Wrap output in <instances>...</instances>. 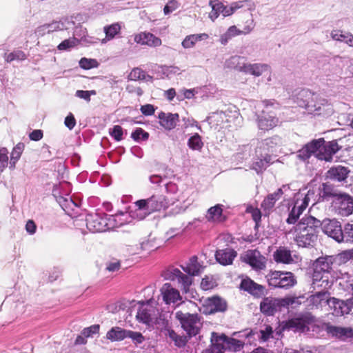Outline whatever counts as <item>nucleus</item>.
<instances>
[{"mask_svg":"<svg viewBox=\"0 0 353 353\" xmlns=\"http://www.w3.org/2000/svg\"><path fill=\"white\" fill-rule=\"evenodd\" d=\"M64 123L67 128L70 130L74 128L76 125V120L74 115L72 113H70L65 119Z\"/></svg>","mask_w":353,"mask_h":353,"instance_id":"774afa93","label":"nucleus"},{"mask_svg":"<svg viewBox=\"0 0 353 353\" xmlns=\"http://www.w3.org/2000/svg\"><path fill=\"white\" fill-rule=\"evenodd\" d=\"M314 321V318L310 314L301 315V316L289 319L283 322V330H294L303 332L307 325Z\"/></svg>","mask_w":353,"mask_h":353,"instance_id":"dca6fc26","label":"nucleus"},{"mask_svg":"<svg viewBox=\"0 0 353 353\" xmlns=\"http://www.w3.org/2000/svg\"><path fill=\"white\" fill-rule=\"evenodd\" d=\"M314 289H321V290L308 297V306L311 310H322L323 307L328 305L330 298V294L328 292L329 289H325L324 288H316Z\"/></svg>","mask_w":353,"mask_h":353,"instance_id":"f8f14e48","label":"nucleus"},{"mask_svg":"<svg viewBox=\"0 0 353 353\" xmlns=\"http://www.w3.org/2000/svg\"><path fill=\"white\" fill-rule=\"evenodd\" d=\"M188 147L193 150H201L203 146L201 137L198 133L190 137L188 141Z\"/></svg>","mask_w":353,"mask_h":353,"instance_id":"ea45409f","label":"nucleus"},{"mask_svg":"<svg viewBox=\"0 0 353 353\" xmlns=\"http://www.w3.org/2000/svg\"><path fill=\"white\" fill-rule=\"evenodd\" d=\"M336 263L334 256L319 257L313 263L312 285L313 288L330 289L339 275L334 270Z\"/></svg>","mask_w":353,"mask_h":353,"instance_id":"f03ea898","label":"nucleus"},{"mask_svg":"<svg viewBox=\"0 0 353 353\" xmlns=\"http://www.w3.org/2000/svg\"><path fill=\"white\" fill-rule=\"evenodd\" d=\"M160 292L163 301L167 305L175 304L182 299L179 291L169 283L163 284Z\"/></svg>","mask_w":353,"mask_h":353,"instance_id":"a211bd4d","label":"nucleus"},{"mask_svg":"<svg viewBox=\"0 0 353 353\" xmlns=\"http://www.w3.org/2000/svg\"><path fill=\"white\" fill-rule=\"evenodd\" d=\"M341 147L336 141L326 142L323 139H315L306 144L299 151V157L303 160L309 159L312 154L319 160L331 161L332 156Z\"/></svg>","mask_w":353,"mask_h":353,"instance_id":"7ed1b4c3","label":"nucleus"},{"mask_svg":"<svg viewBox=\"0 0 353 353\" xmlns=\"http://www.w3.org/2000/svg\"><path fill=\"white\" fill-rule=\"evenodd\" d=\"M123 128L121 126L116 125L110 132V134L117 141H120L123 139Z\"/></svg>","mask_w":353,"mask_h":353,"instance_id":"13d9d810","label":"nucleus"},{"mask_svg":"<svg viewBox=\"0 0 353 353\" xmlns=\"http://www.w3.org/2000/svg\"><path fill=\"white\" fill-rule=\"evenodd\" d=\"M247 211L252 214L253 220L258 223L261 219V212L258 208H248Z\"/></svg>","mask_w":353,"mask_h":353,"instance_id":"338daca9","label":"nucleus"},{"mask_svg":"<svg viewBox=\"0 0 353 353\" xmlns=\"http://www.w3.org/2000/svg\"><path fill=\"white\" fill-rule=\"evenodd\" d=\"M309 201L310 197L308 194L304 196L301 195V197H297L286 219V223L288 224H294L299 219L301 214H302L303 211L308 206Z\"/></svg>","mask_w":353,"mask_h":353,"instance_id":"9b49d317","label":"nucleus"},{"mask_svg":"<svg viewBox=\"0 0 353 353\" xmlns=\"http://www.w3.org/2000/svg\"><path fill=\"white\" fill-rule=\"evenodd\" d=\"M322 230L325 234L330 236L336 241L341 243L343 241V228L341 223L336 219H327L321 223Z\"/></svg>","mask_w":353,"mask_h":353,"instance_id":"ddd939ff","label":"nucleus"},{"mask_svg":"<svg viewBox=\"0 0 353 353\" xmlns=\"http://www.w3.org/2000/svg\"><path fill=\"white\" fill-rule=\"evenodd\" d=\"M148 214L160 211L167 205L165 198L163 195H152L148 198Z\"/></svg>","mask_w":353,"mask_h":353,"instance_id":"bb28decb","label":"nucleus"},{"mask_svg":"<svg viewBox=\"0 0 353 353\" xmlns=\"http://www.w3.org/2000/svg\"><path fill=\"white\" fill-rule=\"evenodd\" d=\"M263 103L265 109L257 116L256 123L260 130L268 132L278 125L279 119L274 111L268 110L269 106L274 107L275 103L270 100H264Z\"/></svg>","mask_w":353,"mask_h":353,"instance_id":"39448f33","label":"nucleus"},{"mask_svg":"<svg viewBox=\"0 0 353 353\" xmlns=\"http://www.w3.org/2000/svg\"><path fill=\"white\" fill-rule=\"evenodd\" d=\"M307 108L314 115L327 117L334 113L333 106L326 99L316 98V100L307 104Z\"/></svg>","mask_w":353,"mask_h":353,"instance_id":"9d476101","label":"nucleus"},{"mask_svg":"<svg viewBox=\"0 0 353 353\" xmlns=\"http://www.w3.org/2000/svg\"><path fill=\"white\" fill-rule=\"evenodd\" d=\"M153 313V309L148 308V307H141L139 308L137 314V319L140 322L145 324H150V323L152 321Z\"/></svg>","mask_w":353,"mask_h":353,"instance_id":"f704fd0d","label":"nucleus"},{"mask_svg":"<svg viewBox=\"0 0 353 353\" xmlns=\"http://www.w3.org/2000/svg\"><path fill=\"white\" fill-rule=\"evenodd\" d=\"M325 330L329 335L341 341L353 337V329L351 327L335 326L328 323Z\"/></svg>","mask_w":353,"mask_h":353,"instance_id":"6ab92c4d","label":"nucleus"},{"mask_svg":"<svg viewBox=\"0 0 353 353\" xmlns=\"http://www.w3.org/2000/svg\"><path fill=\"white\" fill-rule=\"evenodd\" d=\"M103 30L105 34V38L103 41H110L121 32V26L118 23H112L105 26Z\"/></svg>","mask_w":353,"mask_h":353,"instance_id":"4c0bfd02","label":"nucleus"},{"mask_svg":"<svg viewBox=\"0 0 353 353\" xmlns=\"http://www.w3.org/2000/svg\"><path fill=\"white\" fill-rule=\"evenodd\" d=\"M240 288L256 297L262 296L265 292V288L263 285L257 284L250 278L241 281Z\"/></svg>","mask_w":353,"mask_h":353,"instance_id":"412c9836","label":"nucleus"},{"mask_svg":"<svg viewBox=\"0 0 353 353\" xmlns=\"http://www.w3.org/2000/svg\"><path fill=\"white\" fill-rule=\"evenodd\" d=\"M79 65L81 68L89 70L98 66V62L95 59L81 58L79 61Z\"/></svg>","mask_w":353,"mask_h":353,"instance_id":"603ef678","label":"nucleus"},{"mask_svg":"<svg viewBox=\"0 0 353 353\" xmlns=\"http://www.w3.org/2000/svg\"><path fill=\"white\" fill-rule=\"evenodd\" d=\"M127 338H130L136 344H140L145 340L144 336L141 332H134L132 330L127 331Z\"/></svg>","mask_w":353,"mask_h":353,"instance_id":"6e6d98bb","label":"nucleus"},{"mask_svg":"<svg viewBox=\"0 0 353 353\" xmlns=\"http://www.w3.org/2000/svg\"><path fill=\"white\" fill-rule=\"evenodd\" d=\"M280 306L279 299L273 297H265L263 299L260 304V309L263 314L271 316L277 310Z\"/></svg>","mask_w":353,"mask_h":353,"instance_id":"393cba45","label":"nucleus"},{"mask_svg":"<svg viewBox=\"0 0 353 353\" xmlns=\"http://www.w3.org/2000/svg\"><path fill=\"white\" fill-rule=\"evenodd\" d=\"M169 337L174 342V345L179 347H184L187 342V338L184 336L177 334L173 330H168Z\"/></svg>","mask_w":353,"mask_h":353,"instance_id":"a19ab883","label":"nucleus"},{"mask_svg":"<svg viewBox=\"0 0 353 353\" xmlns=\"http://www.w3.org/2000/svg\"><path fill=\"white\" fill-rule=\"evenodd\" d=\"M26 59V55L21 50H17L5 54V59L8 63L12 62L14 60H25Z\"/></svg>","mask_w":353,"mask_h":353,"instance_id":"8fccbe9b","label":"nucleus"},{"mask_svg":"<svg viewBox=\"0 0 353 353\" xmlns=\"http://www.w3.org/2000/svg\"><path fill=\"white\" fill-rule=\"evenodd\" d=\"M99 325H92L88 327H85L82 330V334L86 338L92 336L93 334H97L99 332Z\"/></svg>","mask_w":353,"mask_h":353,"instance_id":"680f3d73","label":"nucleus"},{"mask_svg":"<svg viewBox=\"0 0 353 353\" xmlns=\"http://www.w3.org/2000/svg\"><path fill=\"white\" fill-rule=\"evenodd\" d=\"M350 172L347 167L337 165L331 167L326 172V177L330 180L343 182L345 181Z\"/></svg>","mask_w":353,"mask_h":353,"instance_id":"aec40b11","label":"nucleus"},{"mask_svg":"<svg viewBox=\"0 0 353 353\" xmlns=\"http://www.w3.org/2000/svg\"><path fill=\"white\" fill-rule=\"evenodd\" d=\"M208 38V34L205 33L190 34L187 36L182 41V46L185 48H192L198 41L206 39Z\"/></svg>","mask_w":353,"mask_h":353,"instance_id":"c9c22d12","label":"nucleus"},{"mask_svg":"<svg viewBox=\"0 0 353 353\" xmlns=\"http://www.w3.org/2000/svg\"><path fill=\"white\" fill-rule=\"evenodd\" d=\"M343 241L345 243H353V223H347L343 228Z\"/></svg>","mask_w":353,"mask_h":353,"instance_id":"c03bdc74","label":"nucleus"},{"mask_svg":"<svg viewBox=\"0 0 353 353\" xmlns=\"http://www.w3.org/2000/svg\"><path fill=\"white\" fill-rule=\"evenodd\" d=\"M241 261L254 270H262L266 268L267 259L257 250H248L241 256Z\"/></svg>","mask_w":353,"mask_h":353,"instance_id":"1a4fd4ad","label":"nucleus"},{"mask_svg":"<svg viewBox=\"0 0 353 353\" xmlns=\"http://www.w3.org/2000/svg\"><path fill=\"white\" fill-rule=\"evenodd\" d=\"M121 268V262L119 260L116 259H113L112 261H108L106 263L105 269L109 272H116L118 271Z\"/></svg>","mask_w":353,"mask_h":353,"instance_id":"e2e57ef3","label":"nucleus"},{"mask_svg":"<svg viewBox=\"0 0 353 353\" xmlns=\"http://www.w3.org/2000/svg\"><path fill=\"white\" fill-rule=\"evenodd\" d=\"M335 212L342 216H348L353 213V197L346 192H341L331 201Z\"/></svg>","mask_w":353,"mask_h":353,"instance_id":"0eeeda50","label":"nucleus"},{"mask_svg":"<svg viewBox=\"0 0 353 353\" xmlns=\"http://www.w3.org/2000/svg\"><path fill=\"white\" fill-rule=\"evenodd\" d=\"M158 247L159 245L154 238H152L151 236H149L141 243V250L147 252L155 250Z\"/></svg>","mask_w":353,"mask_h":353,"instance_id":"a18cd8bd","label":"nucleus"},{"mask_svg":"<svg viewBox=\"0 0 353 353\" xmlns=\"http://www.w3.org/2000/svg\"><path fill=\"white\" fill-rule=\"evenodd\" d=\"M336 261L339 263H345L351 259H353V248L346 250L335 256Z\"/></svg>","mask_w":353,"mask_h":353,"instance_id":"09e8293b","label":"nucleus"},{"mask_svg":"<svg viewBox=\"0 0 353 353\" xmlns=\"http://www.w3.org/2000/svg\"><path fill=\"white\" fill-rule=\"evenodd\" d=\"M286 188L287 186L283 185L281 188L277 189L276 192L269 194L265 197L261 204V207L264 212L269 213L270 210H272L276 202L283 195L284 192L283 189Z\"/></svg>","mask_w":353,"mask_h":353,"instance_id":"4be33fe9","label":"nucleus"},{"mask_svg":"<svg viewBox=\"0 0 353 353\" xmlns=\"http://www.w3.org/2000/svg\"><path fill=\"white\" fill-rule=\"evenodd\" d=\"M178 283L181 285V288L183 292L187 293L190 290V287L192 285V279L190 276L183 274L181 271L180 275H178L176 280Z\"/></svg>","mask_w":353,"mask_h":353,"instance_id":"58836bf2","label":"nucleus"},{"mask_svg":"<svg viewBox=\"0 0 353 353\" xmlns=\"http://www.w3.org/2000/svg\"><path fill=\"white\" fill-rule=\"evenodd\" d=\"M251 25H252V21H251L250 25L245 26L243 30H240L235 26H232L227 30L228 35L233 37L236 35L247 34L250 33L253 29V26Z\"/></svg>","mask_w":353,"mask_h":353,"instance_id":"79ce46f5","label":"nucleus"},{"mask_svg":"<svg viewBox=\"0 0 353 353\" xmlns=\"http://www.w3.org/2000/svg\"><path fill=\"white\" fill-rule=\"evenodd\" d=\"M158 117L160 120L161 125L168 130L174 129L179 120V116L176 113L166 114L165 112H161L159 114Z\"/></svg>","mask_w":353,"mask_h":353,"instance_id":"a878e982","label":"nucleus"},{"mask_svg":"<svg viewBox=\"0 0 353 353\" xmlns=\"http://www.w3.org/2000/svg\"><path fill=\"white\" fill-rule=\"evenodd\" d=\"M332 310L333 315L339 316L347 314L350 312L353 306V299H350L345 301L330 297L327 305Z\"/></svg>","mask_w":353,"mask_h":353,"instance_id":"2eb2a0df","label":"nucleus"},{"mask_svg":"<svg viewBox=\"0 0 353 353\" xmlns=\"http://www.w3.org/2000/svg\"><path fill=\"white\" fill-rule=\"evenodd\" d=\"M181 304L183 310L177 311L175 316L189 337L194 336L199 334L202 325L201 316L198 314H190L186 312L185 308L195 307L196 304L192 301H189L187 303L182 302Z\"/></svg>","mask_w":353,"mask_h":353,"instance_id":"20e7f679","label":"nucleus"},{"mask_svg":"<svg viewBox=\"0 0 353 353\" xmlns=\"http://www.w3.org/2000/svg\"><path fill=\"white\" fill-rule=\"evenodd\" d=\"M128 79L130 81L143 80L145 79V72L141 68H135L130 72Z\"/></svg>","mask_w":353,"mask_h":353,"instance_id":"3c124183","label":"nucleus"},{"mask_svg":"<svg viewBox=\"0 0 353 353\" xmlns=\"http://www.w3.org/2000/svg\"><path fill=\"white\" fill-rule=\"evenodd\" d=\"M236 256L237 252L232 248L219 250L215 254L216 261L223 265H231Z\"/></svg>","mask_w":353,"mask_h":353,"instance_id":"b1692460","label":"nucleus"},{"mask_svg":"<svg viewBox=\"0 0 353 353\" xmlns=\"http://www.w3.org/2000/svg\"><path fill=\"white\" fill-rule=\"evenodd\" d=\"M203 313L206 314L223 312L227 310L228 304L225 300L218 296L208 298L203 304Z\"/></svg>","mask_w":353,"mask_h":353,"instance_id":"4468645a","label":"nucleus"},{"mask_svg":"<svg viewBox=\"0 0 353 353\" xmlns=\"http://www.w3.org/2000/svg\"><path fill=\"white\" fill-rule=\"evenodd\" d=\"M243 59L244 57H241L240 56H234L229 60V63L233 65L235 69L255 77H259L262 75L263 72L269 70V66L267 64L243 63L242 65H239L240 59Z\"/></svg>","mask_w":353,"mask_h":353,"instance_id":"6e6552de","label":"nucleus"},{"mask_svg":"<svg viewBox=\"0 0 353 353\" xmlns=\"http://www.w3.org/2000/svg\"><path fill=\"white\" fill-rule=\"evenodd\" d=\"M273 257L278 263L290 264L294 261L291 251L285 247L279 248L274 252Z\"/></svg>","mask_w":353,"mask_h":353,"instance_id":"c756f323","label":"nucleus"},{"mask_svg":"<svg viewBox=\"0 0 353 353\" xmlns=\"http://www.w3.org/2000/svg\"><path fill=\"white\" fill-rule=\"evenodd\" d=\"M85 221L87 228L92 232H101L106 230V219L99 214H88Z\"/></svg>","mask_w":353,"mask_h":353,"instance_id":"f3484780","label":"nucleus"},{"mask_svg":"<svg viewBox=\"0 0 353 353\" xmlns=\"http://www.w3.org/2000/svg\"><path fill=\"white\" fill-rule=\"evenodd\" d=\"M8 151L6 148L0 149V171L2 172L8 163Z\"/></svg>","mask_w":353,"mask_h":353,"instance_id":"4d7b16f0","label":"nucleus"},{"mask_svg":"<svg viewBox=\"0 0 353 353\" xmlns=\"http://www.w3.org/2000/svg\"><path fill=\"white\" fill-rule=\"evenodd\" d=\"M60 23L59 22H53L52 23H46L39 28V30H48V32H52L61 30Z\"/></svg>","mask_w":353,"mask_h":353,"instance_id":"0e129e2a","label":"nucleus"},{"mask_svg":"<svg viewBox=\"0 0 353 353\" xmlns=\"http://www.w3.org/2000/svg\"><path fill=\"white\" fill-rule=\"evenodd\" d=\"M342 192L339 191L333 184L323 183L320 188V196L324 200L335 199Z\"/></svg>","mask_w":353,"mask_h":353,"instance_id":"c85d7f7f","label":"nucleus"},{"mask_svg":"<svg viewBox=\"0 0 353 353\" xmlns=\"http://www.w3.org/2000/svg\"><path fill=\"white\" fill-rule=\"evenodd\" d=\"M216 285L215 281L208 276H205L202 279L201 287L203 290H209L214 288Z\"/></svg>","mask_w":353,"mask_h":353,"instance_id":"052dcab7","label":"nucleus"},{"mask_svg":"<svg viewBox=\"0 0 353 353\" xmlns=\"http://www.w3.org/2000/svg\"><path fill=\"white\" fill-rule=\"evenodd\" d=\"M132 139L135 141H146L149 138V133L141 128H137L131 134Z\"/></svg>","mask_w":353,"mask_h":353,"instance_id":"de8ad7c7","label":"nucleus"},{"mask_svg":"<svg viewBox=\"0 0 353 353\" xmlns=\"http://www.w3.org/2000/svg\"><path fill=\"white\" fill-rule=\"evenodd\" d=\"M134 41L141 45L157 47L161 45V39L150 32H141L134 37Z\"/></svg>","mask_w":353,"mask_h":353,"instance_id":"5701e85b","label":"nucleus"},{"mask_svg":"<svg viewBox=\"0 0 353 353\" xmlns=\"http://www.w3.org/2000/svg\"><path fill=\"white\" fill-rule=\"evenodd\" d=\"M140 110L143 115L151 116L154 113L155 108L152 104H145L141 105Z\"/></svg>","mask_w":353,"mask_h":353,"instance_id":"69168bd1","label":"nucleus"},{"mask_svg":"<svg viewBox=\"0 0 353 353\" xmlns=\"http://www.w3.org/2000/svg\"><path fill=\"white\" fill-rule=\"evenodd\" d=\"M180 272L181 270L179 269L171 266L163 272V276L166 280L175 281L178 277V275H180Z\"/></svg>","mask_w":353,"mask_h":353,"instance_id":"49530a36","label":"nucleus"},{"mask_svg":"<svg viewBox=\"0 0 353 353\" xmlns=\"http://www.w3.org/2000/svg\"><path fill=\"white\" fill-rule=\"evenodd\" d=\"M25 145L23 143H19L13 148L11 152L10 168L13 169L15 168L16 163L20 159L21 154L24 150Z\"/></svg>","mask_w":353,"mask_h":353,"instance_id":"e433bc0d","label":"nucleus"},{"mask_svg":"<svg viewBox=\"0 0 353 353\" xmlns=\"http://www.w3.org/2000/svg\"><path fill=\"white\" fill-rule=\"evenodd\" d=\"M78 43V39L75 37H72L68 39H65L58 46V49L59 50H66L71 48L74 47Z\"/></svg>","mask_w":353,"mask_h":353,"instance_id":"864d4df0","label":"nucleus"},{"mask_svg":"<svg viewBox=\"0 0 353 353\" xmlns=\"http://www.w3.org/2000/svg\"><path fill=\"white\" fill-rule=\"evenodd\" d=\"M127 331L119 327H113L107 332L106 338L111 341H122L127 338Z\"/></svg>","mask_w":353,"mask_h":353,"instance_id":"473e14b6","label":"nucleus"},{"mask_svg":"<svg viewBox=\"0 0 353 353\" xmlns=\"http://www.w3.org/2000/svg\"><path fill=\"white\" fill-rule=\"evenodd\" d=\"M213 10H216L221 12L224 17L230 16L232 14L234 11V9L230 7L225 6L223 3H219L212 6Z\"/></svg>","mask_w":353,"mask_h":353,"instance_id":"5fc2aeb1","label":"nucleus"},{"mask_svg":"<svg viewBox=\"0 0 353 353\" xmlns=\"http://www.w3.org/2000/svg\"><path fill=\"white\" fill-rule=\"evenodd\" d=\"M225 339V334H219L216 332H212L211 336L212 345H210V347L216 353H224V352L227 350Z\"/></svg>","mask_w":353,"mask_h":353,"instance_id":"cd10ccee","label":"nucleus"},{"mask_svg":"<svg viewBox=\"0 0 353 353\" xmlns=\"http://www.w3.org/2000/svg\"><path fill=\"white\" fill-rule=\"evenodd\" d=\"M179 7V3L176 0H170L164 6L163 13L167 15L176 10Z\"/></svg>","mask_w":353,"mask_h":353,"instance_id":"bf43d9fd","label":"nucleus"},{"mask_svg":"<svg viewBox=\"0 0 353 353\" xmlns=\"http://www.w3.org/2000/svg\"><path fill=\"white\" fill-rule=\"evenodd\" d=\"M222 205L216 204L211 207L208 210L206 218L209 221L213 222H223L225 217L223 215Z\"/></svg>","mask_w":353,"mask_h":353,"instance_id":"2f4dec72","label":"nucleus"},{"mask_svg":"<svg viewBox=\"0 0 353 353\" xmlns=\"http://www.w3.org/2000/svg\"><path fill=\"white\" fill-rule=\"evenodd\" d=\"M321 226V222L319 219L312 216H305L286 234L292 236L299 247H312L317 240Z\"/></svg>","mask_w":353,"mask_h":353,"instance_id":"f257e3e1","label":"nucleus"},{"mask_svg":"<svg viewBox=\"0 0 353 353\" xmlns=\"http://www.w3.org/2000/svg\"><path fill=\"white\" fill-rule=\"evenodd\" d=\"M268 285L274 288H290L296 283V277L291 272L271 270L267 274Z\"/></svg>","mask_w":353,"mask_h":353,"instance_id":"423d86ee","label":"nucleus"},{"mask_svg":"<svg viewBox=\"0 0 353 353\" xmlns=\"http://www.w3.org/2000/svg\"><path fill=\"white\" fill-rule=\"evenodd\" d=\"M182 269L190 276L198 275L202 269V265L198 261L196 256H192L190 258L185 266H182Z\"/></svg>","mask_w":353,"mask_h":353,"instance_id":"7c9ffc66","label":"nucleus"},{"mask_svg":"<svg viewBox=\"0 0 353 353\" xmlns=\"http://www.w3.org/2000/svg\"><path fill=\"white\" fill-rule=\"evenodd\" d=\"M271 155L266 154L262 158H258L252 165V169L258 174L262 173L271 163Z\"/></svg>","mask_w":353,"mask_h":353,"instance_id":"72a5a7b5","label":"nucleus"},{"mask_svg":"<svg viewBox=\"0 0 353 353\" xmlns=\"http://www.w3.org/2000/svg\"><path fill=\"white\" fill-rule=\"evenodd\" d=\"M227 350L234 352L239 351L244 345V343L239 339L230 338L226 336L225 339Z\"/></svg>","mask_w":353,"mask_h":353,"instance_id":"37998d69","label":"nucleus"}]
</instances>
